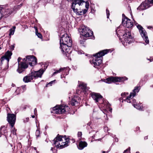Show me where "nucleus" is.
Instances as JSON below:
<instances>
[{
    "label": "nucleus",
    "mask_w": 153,
    "mask_h": 153,
    "mask_svg": "<svg viewBox=\"0 0 153 153\" xmlns=\"http://www.w3.org/2000/svg\"><path fill=\"white\" fill-rule=\"evenodd\" d=\"M22 59L20 57L18 58V59L19 68L17 69V71L19 73L23 71V68H26L28 67V64L30 66H32L37 63V59L33 56H27L26 58H24L21 61Z\"/></svg>",
    "instance_id": "f257e3e1"
},
{
    "label": "nucleus",
    "mask_w": 153,
    "mask_h": 153,
    "mask_svg": "<svg viewBox=\"0 0 153 153\" xmlns=\"http://www.w3.org/2000/svg\"><path fill=\"white\" fill-rule=\"evenodd\" d=\"M70 140L73 143L75 142L74 139H69L68 138H66L62 137V136H57L53 140V144L56 146L57 148H60L61 149L67 146Z\"/></svg>",
    "instance_id": "f03ea898"
},
{
    "label": "nucleus",
    "mask_w": 153,
    "mask_h": 153,
    "mask_svg": "<svg viewBox=\"0 0 153 153\" xmlns=\"http://www.w3.org/2000/svg\"><path fill=\"white\" fill-rule=\"evenodd\" d=\"M85 1L82 0H74L72 2L71 8L75 13L79 15H82L85 13L87 12L89 7V4L88 3L85 2V7L86 9H85L81 11L78 10L77 9L78 6L82 5Z\"/></svg>",
    "instance_id": "7ed1b4c3"
},
{
    "label": "nucleus",
    "mask_w": 153,
    "mask_h": 153,
    "mask_svg": "<svg viewBox=\"0 0 153 153\" xmlns=\"http://www.w3.org/2000/svg\"><path fill=\"white\" fill-rule=\"evenodd\" d=\"M110 50L109 49L104 50L93 55L95 57V59L90 61V63L94 67L96 66L99 65L102 62V57L108 52Z\"/></svg>",
    "instance_id": "20e7f679"
},
{
    "label": "nucleus",
    "mask_w": 153,
    "mask_h": 153,
    "mask_svg": "<svg viewBox=\"0 0 153 153\" xmlns=\"http://www.w3.org/2000/svg\"><path fill=\"white\" fill-rule=\"evenodd\" d=\"M79 31L80 34L82 35L81 37H89L93 35V32L90 29L85 26H82L79 29Z\"/></svg>",
    "instance_id": "39448f33"
},
{
    "label": "nucleus",
    "mask_w": 153,
    "mask_h": 153,
    "mask_svg": "<svg viewBox=\"0 0 153 153\" xmlns=\"http://www.w3.org/2000/svg\"><path fill=\"white\" fill-rule=\"evenodd\" d=\"M69 108L66 105H58L53 108L52 112L56 114H62L69 110Z\"/></svg>",
    "instance_id": "423d86ee"
},
{
    "label": "nucleus",
    "mask_w": 153,
    "mask_h": 153,
    "mask_svg": "<svg viewBox=\"0 0 153 153\" xmlns=\"http://www.w3.org/2000/svg\"><path fill=\"white\" fill-rule=\"evenodd\" d=\"M137 27L139 30L140 35L143 39L145 41L146 44H148L149 41L147 33L146 30L140 25H137Z\"/></svg>",
    "instance_id": "0eeeda50"
},
{
    "label": "nucleus",
    "mask_w": 153,
    "mask_h": 153,
    "mask_svg": "<svg viewBox=\"0 0 153 153\" xmlns=\"http://www.w3.org/2000/svg\"><path fill=\"white\" fill-rule=\"evenodd\" d=\"M127 79V78L126 77H111L107 78L106 79H104L103 81L108 83H111L112 82H121Z\"/></svg>",
    "instance_id": "6e6552de"
},
{
    "label": "nucleus",
    "mask_w": 153,
    "mask_h": 153,
    "mask_svg": "<svg viewBox=\"0 0 153 153\" xmlns=\"http://www.w3.org/2000/svg\"><path fill=\"white\" fill-rule=\"evenodd\" d=\"M60 44H69L68 46H72L71 39L67 33H65L60 38Z\"/></svg>",
    "instance_id": "1a4fd4ad"
},
{
    "label": "nucleus",
    "mask_w": 153,
    "mask_h": 153,
    "mask_svg": "<svg viewBox=\"0 0 153 153\" xmlns=\"http://www.w3.org/2000/svg\"><path fill=\"white\" fill-rule=\"evenodd\" d=\"M123 36L124 40L123 42V44L124 46L127 45L128 44L130 43L132 38L131 33L129 31H126L125 33L123 35Z\"/></svg>",
    "instance_id": "9d476101"
},
{
    "label": "nucleus",
    "mask_w": 153,
    "mask_h": 153,
    "mask_svg": "<svg viewBox=\"0 0 153 153\" xmlns=\"http://www.w3.org/2000/svg\"><path fill=\"white\" fill-rule=\"evenodd\" d=\"M60 49L61 50L62 53L63 54H65L66 55H68V54L70 53L71 51V46H68L69 44H60Z\"/></svg>",
    "instance_id": "9b49d317"
},
{
    "label": "nucleus",
    "mask_w": 153,
    "mask_h": 153,
    "mask_svg": "<svg viewBox=\"0 0 153 153\" xmlns=\"http://www.w3.org/2000/svg\"><path fill=\"white\" fill-rule=\"evenodd\" d=\"M151 3H153L152 0H145L137 8V9L140 10H145L150 7V4Z\"/></svg>",
    "instance_id": "f8f14e48"
},
{
    "label": "nucleus",
    "mask_w": 153,
    "mask_h": 153,
    "mask_svg": "<svg viewBox=\"0 0 153 153\" xmlns=\"http://www.w3.org/2000/svg\"><path fill=\"white\" fill-rule=\"evenodd\" d=\"M140 89V88L139 87H135L133 90V92L130 93L129 96L127 97L125 99H124V100L127 102L130 103L131 102L130 99L131 98V97H133L135 96L136 94L139 91Z\"/></svg>",
    "instance_id": "ddd939ff"
},
{
    "label": "nucleus",
    "mask_w": 153,
    "mask_h": 153,
    "mask_svg": "<svg viewBox=\"0 0 153 153\" xmlns=\"http://www.w3.org/2000/svg\"><path fill=\"white\" fill-rule=\"evenodd\" d=\"M16 120V115L14 114H8L7 120L11 127H13Z\"/></svg>",
    "instance_id": "4468645a"
},
{
    "label": "nucleus",
    "mask_w": 153,
    "mask_h": 153,
    "mask_svg": "<svg viewBox=\"0 0 153 153\" xmlns=\"http://www.w3.org/2000/svg\"><path fill=\"white\" fill-rule=\"evenodd\" d=\"M15 10L14 8H10V9H7L5 12L4 15H3L2 13L1 8L0 7V19L2 18H6L7 16H9L10 14L12 13Z\"/></svg>",
    "instance_id": "2eb2a0df"
},
{
    "label": "nucleus",
    "mask_w": 153,
    "mask_h": 153,
    "mask_svg": "<svg viewBox=\"0 0 153 153\" xmlns=\"http://www.w3.org/2000/svg\"><path fill=\"white\" fill-rule=\"evenodd\" d=\"M12 54V53L11 51H7L5 54L4 56H2L0 59L1 62L3 61L6 59L7 61V65H8V62L9 60L11 58V56Z\"/></svg>",
    "instance_id": "dca6fc26"
},
{
    "label": "nucleus",
    "mask_w": 153,
    "mask_h": 153,
    "mask_svg": "<svg viewBox=\"0 0 153 153\" xmlns=\"http://www.w3.org/2000/svg\"><path fill=\"white\" fill-rule=\"evenodd\" d=\"M45 70L43 69H41L38 71H34L32 72V75L34 78H36L38 77H41L42 75L43 74Z\"/></svg>",
    "instance_id": "f3484780"
},
{
    "label": "nucleus",
    "mask_w": 153,
    "mask_h": 153,
    "mask_svg": "<svg viewBox=\"0 0 153 153\" xmlns=\"http://www.w3.org/2000/svg\"><path fill=\"white\" fill-rule=\"evenodd\" d=\"M122 23L124 27L128 28H131L133 25V22L131 20H126V21L125 20H122Z\"/></svg>",
    "instance_id": "a211bd4d"
},
{
    "label": "nucleus",
    "mask_w": 153,
    "mask_h": 153,
    "mask_svg": "<svg viewBox=\"0 0 153 153\" xmlns=\"http://www.w3.org/2000/svg\"><path fill=\"white\" fill-rule=\"evenodd\" d=\"M91 97L93 99L95 100L96 102H98L100 100L102 99V96L99 94L93 93L91 94Z\"/></svg>",
    "instance_id": "6ab92c4d"
},
{
    "label": "nucleus",
    "mask_w": 153,
    "mask_h": 153,
    "mask_svg": "<svg viewBox=\"0 0 153 153\" xmlns=\"http://www.w3.org/2000/svg\"><path fill=\"white\" fill-rule=\"evenodd\" d=\"M33 78L32 74L31 73L28 75L24 77L23 79V80L25 82H31L33 79Z\"/></svg>",
    "instance_id": "aec40b11"
},
{
    "label": "nucleus",
    "mask_w": 153,
    "mask_h": 153,
    "mask_svg": "<svg viewBox=\"0 0 153 153\" xmlns=\"http://www.w3.org/2000/svg\"><path fill=\"white\" fill-rule=\"evenodd\" d=\"M87 146V143L86 142L84 141H81L79 142L78 148L79 149L82 150L84 148L86 147Z\"/></svg>",
    "instance_id": "412c9836"
},
{
    "label": "nucleus",
    "mask_w": 153,
    "mask_h": 153,
    "mask_svg": "<svg viewBox=\"0 0 153 153\" xmlns=\"http://www.w3.org/2000/svg\"><path fill=\"white\" fill-rule=\"evenodd\" d=\"M133 106H134V107L135 108H136L138 110H143V107L142 105H141V104H133Z\"/></svg>",
    "instance_id": "4be33fe9"
},
{
    "label": "nucleus",
    "mask_w": 153,
    "mask_h": 153,
    "mask_svg": "<svg viewBox=\"0 0 153 153\" xmlns=\"http://www.w3.org/2000/svg\"><path fill=\"white\" fill-rule=\"evenodd\" d=\"M79 86L82 89V90L84 91L86 89V85L85 83L83 82H81L79 85Z\"/></svg>",
    "instance_id": "5701e85b"
},
{
    "label": "nucleus",
    "mask_w": 153,
    "mask_h": 153,
    "mask_svg": "<svg viewBox=\"0 0 153 153\" xmlns=\"http://www.w3.org/2000/svg\"><path fill=\"white\" fill-rule=\"evenodd\" d=\"M65 68H61L59 70H56V71L55 72H54L53 74V75H54L58 73H60V72L65 70Z\"/></svg>",
    "instance_id": "b1692460"
},
{
    "label": "nucleus",
    "mask_w": 153,
    "mask_h": 153,
    "mask_svg": "<svg viewBox=\"0 0 153 153\" xmlns=\"http://www.w3.org/2000/svg\"><path fill=\"white\" fill-rule=\"evenodd\" d=\"M15 28H16V27L15 26H14L13 27V29L11 28L10 29V33H9L10 35H13L14 34Z\"/></svg>",
    "instance_id": "393cba45"
},
{
    "label": "nucleus",
    "mask_w": 153,
    "mask_h": 153,
    "mask_svg": "<svg viewBox=\"0 0 153 153\" xmlns=\"http://www.w3.org/2000/svg\"><path fill=\"white\" fill-rule=\"evenodd\" d=\"M78 103V102L74 99H72L70 103L72 106H74Z\"/></svg>",
    "instance_id": "a878e982"
},
{
    "label": "nucleus",
    "mask_w": 153,
    "mask_h": 153,
    "mask_svg": "<svg viewBox=\"0 0 153 153\" xmlns=\"http://www.w3.org/2000/svg\"><path fill=\"white\" fill-rule=\"evenodd\" d=\"M81 39H79V43L81 45H83L84 44V43L85 42V40H86L85 39H84V37H82L81 38L80 37Z\"/></svg>",
    "instance_id": "bb28decb"
},
{
    "label": "nucleus",
    "mask_w": 153,
    "mask_h": 153,
    "mask_svg": "<svg viewBox=\"0 0 153 153\" xmlns=\"http://www.w3.org/2000/svg\"><path fill=\"white\" fill-rule=\"evenodd\" d=\"M3 127H1L0 128V133L2 134H4L5 135H6V134L5 133L7 132V131L6 130L4 129H4H3Z\"/></svg>",
    "instance_id": "cd10ccee"
},
{
    "label": "nucleus",
    "mask_w": 153,
    "mask_h": 153,
    "mask_svg": "<svg viewBox=\"0 0 153 153\" xmlns=\"http://www.w3.org/2000/svg\"><path fill=\"white\" fill-rule=\"evenodd\" d=\"M36 34L38 36V37L39 38H41L42 37V35L41 33L38 32V30L36 29Z\"/></svg>",
    "instance_id": "c85d7f7f"
},
{
    "label": "nucleus",
    "mask_w": 153,
    "mask_h": 153,
    "mask_svg": "<svg viewBox=\"0 0 153 153\" xmlns=\"http://www.w3.org/2000/svg\"><path fill=\"white\" fill-rule=\"evenodd\" d=\"M16 129L13 128L11 131V134H13V135H16Z\"/></svg>",
    "instance_id": "c756f323"
},
{
    "label": "nucleus",
    "mask_w": 153,
    "mask_h": 153,
    "mask_svg": "<svg viewBox=\"0 0 153 153\" xmlns=\"http://www.w3.org/2000/svg\"><path fill=\"white\" fill-rule=\"evenodd\" d=\"M40 131L39 130H37L36 132V135L37 137L39 136Z\"/></svg>",
    "instance_id": "7c9ffc66"
},
{
    "label": "nucleus",
    "mask_w": 153,
    "mask_h": 153,
    "mask_svg": "<svg viewBox=\"0 0 153 153\" xmlns=\"http://www.w3.org/2000/svg\"><path fill=\"white\" fill-rule=\"evenodd\" d=\"M78 136L79 137V139L80 140L81 137V136L82 135V133L81 132H79L78 133Z\"/></svg>",
    "instance_id": "2f4dec72"
},
{
    "label": "nucleus",
    "mask_w": 153,
    "mask_h": 153,
    "mask_svg": "<svg viewBox=\"0 0 153 153\" xmlns=\"http://www.w3.org/2000/svg\"><path fill=\"white\" fill-rule=\"evenodd\" d=\"M106 14H107V17L108 19L109 18V15H110L109 11L107 9H106Z\"/></svg>",
    "instance_id": "473e14b6"
},
{
    "label": "nucleus",
    "mask_w": 153,
    "mask_h": 153,
    "mask_svg": "<svg viewBox=\"0 0 153 153\" xmlns=\"http://www.w3.org/2000/svg\"><path fill=\"white\" fill-rule=\"evenodd\" d=\"M128 93H122L121 94V95L124 98L125 96L128 94Z\"/></svg>",
    "instance_id": "72a5a7b5"
},
{
    "label": "nucleus",
    "mask_w": 153,
    "mask_h": 153,
    "mask_svg": "<svg viewBox=\"0 0 153 153\" xmlns=\"http://www.w3.org/2000/svg\"><path fill=\"white\" fill-rule=\"evenodd\" d=\"M55 81V80H53V81H52L51 82H50L49 83H48V84L47 85H46V86L47 87H48V86L49 85H50V86H51V84H52L53 82L54 81Z\"/></svg>",
    "instance_id": "f704fd0d"
},
{
    "label": "nucleus",
    "mask_w": 153,
    "mask_h": 153,
    "mask_svg": "<svg viewBox=\"0 0 153 153\" xmlns=\"http://www.w3.org/2000/svg\"><path fill=\"white\" fill-rule=\"evenodd\" d=\"M123 16V19H129L124 14H123L122 15Z\"/></svg>",
    "instance_id": "c9c22d12"
},
{
    "label": "nucleus",
    "mask_w": 153,
    "mask_h": 153,
    "mask_svg": "<svg viewBox=\"0 0 153 153\" xmlns=\"http://www.w3.org/2000/svg\"><path fill=\"white\" fill-rule=\"evenodd\" d=\"M14 48V45H12L10 46V49L11 50H13Z\"/></svg>",
    "instance_id": "e433bc0d"
},
{
    "label": "nucleus",
    "mask_w": 153,
    "mask_h": 153,
    "mask_svg": "<svg viewBox=\"0 0 153 153\" xmlns=\"http://www.w3.org/2000/svg\"><path fill=\"white\" fill-rule=\"evenodd\" d=\"M116 33L117 34V35H118V34H119V35H121V36H122L123 35V34H120V33H122V32H120V31L119 32V31H117V30H116Z\"/></svg>",
    "instance_id": "4c0bfd02"
},
{
    "label": "nucleus",
    "mask_w": 153,
    "mask_h": 153,
    "mask_svg": "<svg viewBox=\"0 0 153 153\" xmlns=\"http://www.w3.org/2000/svg\"><path fill=\"white\" fill-rule=\"evenodd\" d=\"M22 87L24 90H25L26 89V86L25 85L22 86Z\"/></svg>",
    "instance_id": "58836bf2"
},
{
    "label": "nucleus",
    "mask_w": 153,
    "mask_h": 153,
    "mask_svg": "<svg viewBox=\"0 0 153 153\" xmlns=\"http://www.w3.org/2000/svg\"><path fill=\"white\" fill-rule=\"evenodd\" d=\"M132 101H133V102H132V103L133 104H133H135L134 103H136V100H135V99H133V100H132Z\"/></svg>",
    "instance_id": "ea45409f"
},
{
    "label": "nucleus",
    "mask_w": 153,
    "mask_h": 153,
    "mask_svg": "<svg viewBox=\"0 0 153 153\" xmlns=\"http://www.w3.org/2000/svg\"><path fill=\"white\" fill-rule=\"evenodd\" d=\"M124 153H130L129 151L127 152V150H126L124 152Z\"/></svg>",
    "instance_id": "a19ab883"
},
{
    "label": "nucleus",
    "mask_w": 153,
    "mask_h": 153,
    "mask_svg": "<svg viewBox=\"0 0 153 153\" xmlns=\"http://www.w3.org/2000/svg\"><path fill=\"white\" fill-rule=\"evenodd\" d=\"M152 28V27L151 26H148V27H147V28L148 29H150Z\"/></svg>",
    "instance_id": "79ce46f5"
},
{
    "label": "nucleus",
    "mask_w": 153,
    "mask_h": 153,
    "mask_svg": "<svg viewBox=\"0 0 153 153\" xmlns=\"http://www.w3.org/2000/svg\"><path fill=\"white\" fill-rule=\"evenodd\" d=\"M106 153H108V152H105V151H102V153H106Z\"/></svg>",
    "instance_id": "37998d69"
},
{
    "label": "nucleus",
    "mask_w": 153,
    "mask_h": 153,
    "mask_svg": "<svg viewBox=\"0 0 153 153\" xmlns=\"http://www.w3.org/2000/svg\"><path fill=\"white\" fill-rule=\"evenodd\" d=\"M37 112V110H36V108H35L34 109V112H35V113H36V112Z\"/></svg>",
    "instance_id": "c03bdc74"
},
{
    "label": "nucleus",
    "mask_w": 153,
    "mask_h": 153,
    "mask_svg": "<svg viewBox=\"0 0 153 153\" xmlns=\"http://www.w3.org/2000/svg\"><path fill=\"white\" fill-rule=\"evenodd\" d=\"M34 28H35V32H36V29L37 30V28L36 27H34Z\"/></svg>",
    "instance_id": "a18cd8bd"
},
{
    "label": "nucleus",
    "mask_w": 153,
    "mask_h": 153,
    "mask_svg": "<svg viewBox=\"0 0 153 153\" xmlns=\"http://www.w3.org/2000/svg\"><path fill=\"white\" fill-rule=\"evenodd\" d=\"M34 28H35V32H36V29L37 30V28L36 27H34Z\"/></svg>",
    "instance_id": "49530a36"
},
{
    "label": "nucleus",
    "mask_w": 153,
    "mask_h": 153,
    "mask_svg": "<svg viewBox=\"0 0 153 153\" xmlns=\"http://www.w3.org/2000/svg\"><path fill=\"white\" fill-rule=\"evenodd\" d=\"M26 120H27V121H28V120H29V118H26Z\"/></svg>",
    "instance_id": "de8ad7c7"
},
{
    "label": "nucleus",
    "mask_w": 153,
    "mask_h": 153,
    "mask_svg": "<svg viewBox=\"0 0 153 153\" xmlns=\"http://www.w3.org/2000/svg\"><path fill=\"white\" fill-rule=\"evenodd\" d=\"M20 5H21L22 6V4H20V5H19L18 6H17V7L18 8H19V7H20Z\"/></svg>",
    "instance_id": "09e8293b"
},
{
    "label": "nucleus",
    "mask_w": 153,
    "mask_h": 153,
    "mask_svg": "<svg viewBox=\"0 0 153 153\" xmlns=\"http://www.w3.org/2000/svg\"><path fill=\"white\" fill-rule=\"evenodd\" d=\"M101 140V139H98L97 140H98V141H100Z\"/></svg>",
    "instance_id": "8fccbe9b"
},
{
    "label": "nucleus",
    "mask_w": 153,
    "mask_h": 153,
    "mask_svg": "<svg viewBox=\"0 0 153 153\" xmlns=\"http://www.w3.org/2000/svg\"><path fill=\"white\" fill-rule=\"evenodd\" d=\"M32 117L33 118H34L35 117V116L34 115H32Z\"/></svg>",
    "instance_id": "3c124183"
},
{
    "label": "nucleus",
    "mask_w": 153,
    "mask_h": 153,
    "mask_svg": "<svg viewBox=\"0 0 153 153\" xmlns=\"http://www.w3.org/2000/svg\"><path fill=\"white\" fill-rule=\"evenodd\" d=\"M50 3H52V0H51V1H50Z\"/></svg>",
    "instance_id": "603ef678"
},
{
    "label": "nucleus",
    "mask_w": 153,
    "mask_h": 153,
    "mask_svg": "<svg viewBox=\"0 0 153 153\" xmlns=\"http://www.w3.org/2000/svg\"><path fill=\"white\" fill-rule=\"evenodd\" d=\"M147 139V137H145V139Z\"/></svg>",
    "instance_id": "864d4df0"
},
{
    "label": "nucleus",
    "mask_w": 153,
    "mask_h": 153,
    "mask_svg": "<svg viewBox=\"0 0 153 153\" xmlns=\"http://www.w3.org/2000/svg\"><path fill=\"white\" fill-rule=\"evenodd\" d=\"M105 130H106V128L107 129V128H108V127H105Z\"/></svg>",
    "instance_id": "5fc2aeb1"
},
{
    "label": "nucleus",
    "mask_w": 153,
    "mask_h": 153,
    "mask_svg": "<svg viewBox=\"0 0 153 153\" xmlns=\"http://www.w3.org/2000/svg\"><path fill=\"white\" fill-rule=\"evenodd\" d=\"M34 149L35 150H36V147H34Z\"/></svg>",
    "instance_id": "6e6d98bb"
},
{
    "label": "nucleus",
    "mask_w": 153,
    "mask_h": 153,
    "mask_svg": "<svg viewBox=\"0 0 153 153\" xmlns=\"http://www.w3.org/2000/svg\"><path fill=\"white\" fill-rule=\"evenodd\" d=\"M53 148L52 147L51 148V150L52 151L53 150Z\"/></svg>",
    "instance_id": "4d7b16f0"
},
{
    "label": "nucleus",
    "mask_w": 153,
    "mask_h": 153,
    "mask_svg": "<svg viewBox=\"0 0 153 153\" xmlns=\"http://www.w3.org/2000/svg\"><path fill=\"white\" fill-rule=\"evenodd\" d=\"M111 110H112V109H110V111H111Z\"/></svg>",
    "instance_id": "13d9d810"
},
{
    "label": "nucleus",
    "mask_w": 153,
    "mask_h": 153,
    "mask_svg": "<svg viewBox=\"0 0 153 153\" xmlns=\"http://www.w3.org/2000/svg\"><path fill=\"white\" fill-rule=\"evenodd\" d=\"M1 49V47H0V50Z\"/></svg>",
    "instance_id": "bf43d9fd"
},
{
    "label": "nucleus",
    "mask_w": 153,
    "mask_h": 153,
    "mask_svg": "<svg viewBox=\"0 0 153 153\" xmlns=\"http://www.w3.org/2000/svg\"><path fill=\"white\" fill-rule=\"evenodd\" d=\"M136 153H139L138 152H136Z\"/></svg>",
    "instance_id": "052dcab7"
},
{
    "label": "nucleus",
    "mask_w": 153,
    "mask_h": 153,
    "mask_svg": "<svg viewBox=\"0 0 153 153\" xmlns=\"http://www.w3.org/2000/svg\"><path fill=\"white\" fill-rule=\"evenodd\" d=\"M121 31H122L123 32H124L123 30Z\"/></svg>",
    "instance_id": "680f3d73"
},
{
    "label": "nucleus",
    "mask_w": 153,
    "mask_h": 153,
    "mask_svg": "<svg viewBox=\"0 0 153 153\" xmlns=\"http://www.w3.org/2000/svg\"><path fill=\"white\" fill-rule=\"evenodd\" d=\"M150 61H152V60H150Z\"/></svg>",
    "instance_id": "e2e57ef3"
},
{
    "label": "nucleus",
    "mask_w": 153,
    "mask_h": 153,
    "mask_svg": "<svg viewBox=\"0 0 153 153\" xmlns=\"http://www.w3.org/2000/svg\"><path fill=\"white\" fill-rule=\"evenodd\" d=\"M152 2H153V0H152Z\"/></svg>",
    "instance_id": "0e129e2a"
}]
</instances>
